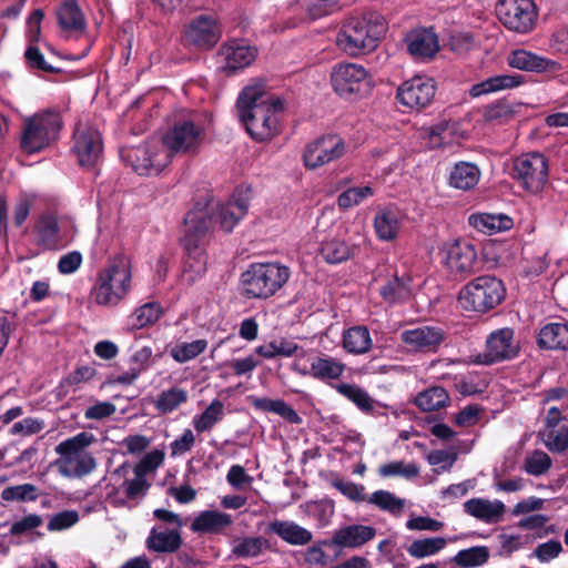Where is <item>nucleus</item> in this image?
I'll use <instances>...</instances> for the list:
<instances>
[{
	"label": "nucleus",
	"mask_w": 568,
	"mask_h": 568,
	"mask_svg": "<svg viewBox=\"0 0 568 568\" xmlns=\"http://www.w3.org/2000/svg\"><path fill=\"white\" fill-rule=\"evenodd\" d=\"M545 445L550 452L561 453L566 450L568 448V426H562L558 430H550Z\"/></svg>",
	"instance_id": "obj_64"
},
{
	"label": "nucleus",
	"mask_w": 568,
	"mask_h": 568,
	"mask_svg": "<svg viewBox=\"0 0 568 568\" xmlns=\"http://www.w3.org/2000/svg\"><path fill=\"white\" fill-rule=\"evenodd\" d=\"M354 253L355 247L339 239L323 241L320 247V255L328 264L345 262L351 258Z\"/></svg>",
	"instance_id": "obj_41"
},
{
	"label": "nucleus",
	"mask_w": 568,
	"mask_h": 568,
	"mask_svg": "<svg viewBox=\"0 0 568 568\" xmlns=\"http://www.w3.org/2000/svg\"><path fill=\"white\" fill-rule=\"evenodd\" d=\"M548 160L542 153L530 152L514 159L510 175L525 191L537 194L548 180Z\"/></svg>",
	"instance_id": "obj_7"
},
{
	"label": "nucleus",
	"mask_w": 568,
	"mask_h": 568,
	"mask_svg": "<svg viewBox=\"0 0 568 568\" xmlns=\"http://www.w3.org/2000/svg\"><path fill=\"white\" fill-rule=\"evenodd\" d=\"M514 335V329L509 327L491 332L486 339L481 363L491 365L515 358L519 353V346L515 343Z\"/></svg>",
	"instance_id": "obj_18"
},
{
	"label": "nucleus",
	"mask_w": 568,
	"mask_h": 568,
	"mask_svg": "<svg viewBox=\"0 0 568 568\" xmlns=\"http://www.w3.org/2000/svg\"><path fill=\"white\" fill-rule=\"evenodd\" d=\"M222 37V28L215 18L200 14L185 27L182 42L185 48L196 51L213 49Z\"/></svg>",
	"instance_id": "obj_11"
},
{
	"label": "nucleus",
	"mask_w": 568,
	"mask_h": 568,
	"mask_svg": "<svg viewBox=\"0 0 568 568\" xmlns=\"http://www.w3.org/2000/svg\"><path fill=\"white\" fill-rule=\"evenodd\" d=\"M63 125L61 114L47 110L26 118L20 136V146L28 154L45 149L58 139Z\"/></svg>",
	"instance_id": "obj_6"
},
{
	"label": "nucleus",
	"mask_w": 568,
	"mask_h": 568,
	"mask_svg": "<svg viewBox=\"0 0 568 568\" xmlns=\"http://www.w3.org/2000/svg\"><path fill=\"white\" fill-rule=\"evenodd\" d=\"M131 272L124 257H115L102 268L91 290V298L101 306H115L128 294Z\"/></svg>",
	"instance_id": "obj_4"
},
{
	"label": "nucleus",
	"mask_w": 568,
	"mask_h": 568,
	"mask_svg": "<svg viewBox=\"0 0 568 568\" xmlns=\"http://www.w3.org/2000/svg\"><path fill=\"white\" fill-rule=\"evenodd\" d=\"M439 254L446 268L454 276L467 277L476 271L478 264L474 245L464 240H455L440 247Z\"/></svg>",
	"instance_id": "obj_12"
},
{
	"label": "nucleus",
	"mask_w": 568,
	"mask_h": 568,
	"mask_svg": "<svg viewBox=\"0 0 568 568\" xmlns=\"http://www.w3.org/2000/svg\"><path fill=\"white\" fill-rule=\"evenodd\" d=\"M537 345L546 351L568 349V322H551L545 324L537 335Z\"/></svg>",
	"instance_id": "obj_26"
},
{
	"label": "nucleus",
	"mask_w": 568,
	"mask_h": 568,
	"mask_svg": "<svg viewBox=\"0 0 568 568\" xmlns=\"http://www.w3.org/2000/svg\"><path fill=\"white\" fill-rule=\"evenodd\" d=\"M270 541L262 536H246L235 538L232 542V555L236 559H248L261 556L265 550H271Z\"/></svg>",
	"instance_id": "obj_38"
},
{
	"label": "nucleus",
	"mask_w": 568,
	"mask_h": 568,
	"mask_svg": "<svg viewBox=\"0 0 568 568\" xmlns=\"http://www.w3.org/2000/svg\"><path fill=\"white\" fill-rule=\"evenodd\" d=\"M343 347L351 354H364L372 347V338L366 326H353L343 334Z\"/></svg>",
	"instance_id": "obj_42"
},
{
	"label": "nucleus",
	"mask_w": 568,
	"mask_h": 568,
	"mask_svg": "<svg viewBox=\"0 0 568 568\" xmlns=\"http://www.w3.org/2000/svg\"><path fill=\"white\" fill-rule=\"evenodd\" d=\"M480 174V170L475 163L460 161L452 168L448 184L457 190L469 191L478 184Z\"/></svg>",
	"instance_id": "obj_31"
},
{
	"label": "nucleus",
	"mask_w": 568,
	"mask_h": 568,
	"mask_svg": "<svg viewBox=\"0 0 568 568\" xmlns=\"http://www.w3.org/2000/svg\"><path fill=\"white\" fill-rule=\"evenodd\" d=\"M290 276V268L281 263H252L241 274L243 295L246 298L266 300L281 290Z\"/></svg>",
	"instance_id": "obj_3"
},
{
	"label": "nucleus",
	"mask_w": 568,
	"mask_h": 568,
	"mask_svg": "<svg viewBox=\"0 0 568 568\" xmlns=\"http://www.w3.org/2000/svg\"><path fill=\"white\" fill-rule=\"evenodd\" d=\"M449 402L447 390L442 386H433L420 392L415 398V405L424 412H434L445 407Z\"/></svg>",
	"instance_id": "obj_48"
},
{
	"label": "nucleus",
	"mask_w": 568,
	"mask_h": 568,
	"mask_svg": "<svg viewBox=\"0 0 568 568\" xmlns=\"http://www.w3.org/2000/svg\"><path fill=\"white\" fill-rule=\"evenodd\" d=\"M205 138L202 123L192 120L176 121L163 135V145L171 153L194 155Z\"/></svg>",
	"instance_id": "obj_9"
},
{
	"label": "nucleus",
	"mask_w": 568,
	"mask_h": 568,
	"mask_svg": "<svg viewBox=\"0 0 568 568\" xmlns=\"http://www.w3.org/2000/svg\"><path fill=\"white\" fill-rule=\"evenodd\" d=\"M496 14L505 28L525 34L535 28L538 11L534 0H498Z\"/></svg>",
	"instance_id": "obj_8"
},
{
	"label": "nucleus",
	"mask_w": 568,
	"mask_h": 568,
	"mask_svg": "<svg viewBox=\"0 0 568 568\" xmlns=\"http://www.w3.org/2000/svg\"><path fill=\"white\" fill-rule=\"evenodd\" d=\"M373 195L374 190L369 185L349 187L337 196V205L342 210H348Z\"/></svg>",
	"instance_id": "obj_58"
},
{
	"label": "nucleus",
	"mask_w": 568,
	"mask_h": 568,
	"mask_svg": "<svg viewBox=\"0 0 568 568\" xmlns=\"http://www.w3.org/2000/svg\"><path fill=\"white\" fill-rule=\"evenodd\" d=\"M506 297V287L494 275H480L464 285L458 293V303L466 312L486 314L496 308Z\"/></svg>",
	"instance_id": "obj_5"
},
{
	"label": "nucleus",
	"mask_w": 568,
	"mask_h": 568,
	"mask_svg": "<svg viewBox=\"0 0 568 568\" xmlns=\"http://www.w3.org/2000/svg\"><path fill=\"white\" fill-rule=\"evenodd\" d=\"M248 206V195H242L240 192L234 193L226 203L219 204L216 212L211 214L214 217V225L219 224L220 229L226 233L232 232L247 213Z\"/></svg>",
	"instance_id": "obj_21"
},
{
	"label": "nucleus",
	"mask_w": 568,
	"mask_h": 568,
	"mask_svg": "<svg viewBox=\"0 0 568 568\" xmlns=\"http://www.w3.org/2000/svg\"><path fill=\"white\" fill-rule=\"evenodd\" d=\"M206 347V339H196L191 343L182 342L175 344L170 354L175 362L183 364L197 357Z\"/></svg>",
	"instance_id": "obj_53"
},
{
	"label": "nucleus",
	"mask_w": 568,
	"mask_h": 568,
	"mask_svg": "<svg viewBox=\"0 0 568 568\" xmlns=\"http://www.w3.org/2000/svg\"><path fill=\"white\" fill-rule=\"evenodd\" d=\"M59 473L65 477H84L97 468V460L90 453L80 454L73 457V464L57 462Z\"/></svg>",
	"instance_id": "obj_49"
},
{
	"label": "nucleus",
	"mask_w": 568,
	"mask_h": 568,
	"mask_svg": "<svg viewBox=\"0 0 568 568\" xmlns=\"http://www.w3.org/2000/svg\"><path fill=\"white\" fill-rule=\"evenodd\" d=\"M24 62L31 70H38L47 73L59 74L62 69L48 63L44 55L37 44L30 43L24 51Z\"/></svg>",
	"instance_id": "obj_57"
},
{
	"label": "nucleus",
	"mask_w": 568,
	"mask_h": 568,
	"mask_svg": "<svg viewBox=\"0 0 568 568\" xmlns=\"http://www.w3.org/2000/svg\"><path fill=\"white\" fill-rule=\"evenodd\" d=\"M183 247L204 248V241L214 227V217L204 210H191L184 217Z\"/></svg>",
	"instance_id": "obj_20"
},
{
	"label": "nucleus",
	"mask_w": 568,
	"mask_h": 568,
	"mask_svg": "<svg viewBox=\"0 0 568 568\" xmlns=\"http://www.w3.org/2000/svg\"><path fill=\"white\" fill-rule=\"evenodd\" d=\"M163 315V308L156 302H148L135 308L129 317V325L132 329H141L153 325Z\"/></svg>",
	"instance_id": "obj_47"
},
{
	"label": "nucleus",
	"mask_w": 568,
	"mask_h": 568,
	"mask_svg": "<svg viewBox=\"0 0 568 568\" xmlns=\"http://www.w3.org/2000/svg\"><path fill=\"white\" fill-rule=\"evenodd\" d=\"M375 535L376 529L374 527L353 524L337 529L331 542L324 541V544L341 548H357L372 540Z\"/></svg>",
	"instance_id": "obj_24"
},
{
	"label": "nucleus",
	"mask_w": 568,
	"mask_h": 568,
	"mask_svg": "<svg viewBox=\"0 0 568 568\" xmlns=\"http://www.w3.org/2000/svg\"><path fill=\"white\" fill-rule=\"evenodd\" d=\"M95 374L97 371L92 366H79L60 382L59 390L64 387L77 386L81 383L89 382L95 376Z\"/></svg>",
	"instance_id": "obj_61"
},
{
	"label": "nucleus",
	"mask_w": 568,
	"mask_h": 568,
	"mask_svg": "<svg viewBox=\"0 0 568 568\" xmlns=\"http://www.w3.org/2000/svg\"><path fill=\"white\" fill-rule=\"evenodd\" d=\"M509 67L528 72H545L554 61L524 49L513 50L507 57Z\"/></svg>",
	"instance_id": "obj_32"
},
{
	"label": "nucleus",
	"mask_w": 568,
	"mask_h": 568,
	"mask_svg": "<svg viewBox=\"0 0 568 568\" xmlns=\"http://www.w3.org/2000/svg\"><path fill=\"white\" fill-rule=\"evenodd\" d=\"M240 122L256 142H266L281 132V116L285 110L284 100L266 93L260 85H247L235 103Z\"/></svg>",
	"instance_id": "obj_1"
},
{
	"label": "nucleus",
	"mask_w": 568,
	"mask_h": 568,
	"mask_svg": "<svg viewBox=\"0 0 568 568\" xmlns=\"http://www.w3.org/2000/svg\"><path fill=\"white\" fill-rule=\"evenodd\" d=\"M419 473L420 470L417 464H405L403 460L383 464L378 468V475L385 478L400 476L410 479L417 477Z\"/></svg>",
	"instance_id": "obj_59"
},
{
	"label": "nucleus",
	"mask_w": 568,
	"mask_h": 568,
	"mask_svg": "<svg viewBox=\"0 0 568 568\" xmlns=\"http://www.w3.org/2000/svg\"><path fill=\"white\" fill-rule=\"evenodd\" d=\"M71 153L78 164L87 170H97L103 155V140L100 131L91 125L78 124L72 136Z\"/></svg>",
	"instance_id": "obj_10"
},
{
	"label": "nucleus",
	"mask_w": 568,
	"mask_h": 568,
	"mask_svg": "<svg viewBox=\"0 0 568 568\" xmlns=\"http://www.w3.org/2000/svg\"><path fill=\"white\" fill-rule=\"evenodd\" d=\"M464 510L481 521L493 524L504 515L505 505L500 500L491 503L481 498H471L464 504Z\"/></svg>",
	"instance_id": "obj_33"
},
{
	"label": "nucleus",
	"mask_w": 568,
	"mask_h": 568,
	"mask_svg": "<svg viewBox=\"0 0 568 568\" xmlns=\"http://www.w3.org/2000/svg\"><path fill=\"white\" fill-rule=\"evenodd\" d=\"M150 486L151 485L143 475H135L133 479L124 480L122 484L126 499L130 500L143 498L148 494Z\"/></svg>",
	"instance_id": "obj_63"
},
{
	"label": "nucleus",
	"mask_w": 568,
	"mask_h": 568,
	"mask_svg": "<svg viewBox=\"0 0 568 568\" xmlns=\"http://www.w3.org/2000/svg\"><path fill=\"white\" fill-rule=\"evenodd\" d=\"M517 108L507 99H498L483 108L481 115L486 122L490 123H506L513 120L517 114Z\"/></svg>",
	"instance_id": "obj_43"
},
{
	"label": "nucleus",
	"mask_w": 568,
	"mask_h": 568,
	"mask_svg": "<svg viewBox=\"0 0 568 568\" xmlns=\"http://www.w3.org/2000/svg\"><path fill=\"white\" fill-rule=\"evenodd\" d=\"M164 460V453L154 449L145 454L134 467V475H143L154 471Z\"/></svg>",
	"instance_id": "obj_62"
},
{
	"label": "nucleus",
	"mask_w": 568,
	"mask_h": 568,
	"mask_svg": "<svg viewBox=\"0 0 568 568\" xmlns=\"http://www.w3.org/2000/svg\"><path fill=\"white\" fill-rule=\"evenodd\" d=\"M332 85L342 98L367 92L371 79L367 70L357 63H338L332 71Z\"/></svg>",
	"instance_id": "obj_13"
},
{
	"label": "nucleus",
	"mask_w": 568,
	"mask_h": 568,
	"mask_svg": "<svg viewBox=\"0 0 568 568\" xmlns=\"http://www.w3.org/2000/svg\"><path fill=\"white\" fill-rule=\"evenodd\" d=\"M445 339V332L435 326H419L400 333L402 343L412 352L436 353Z\"/></svg>",
	"instance_id": "obj_19"
},
{
	"label": "nucleus",
	"mask_w": 568,
	"mask_h": 568,
	"mask_svg": "<svg viewBox=\"0 0 568 568\" xmlns=\"http://www.w3.org/2000/svg\"><path fill=\"white\" fill-rule=\"evenodd\" d=\"M41 491L39 487L33 484H22L6 487L1 491V499L4 501H36Z\"/></svg>",
	"instance_id": "obj_54"
},
{
	"label": "nucleus",
	"mask_w": 568,
	"mask_h": 568,
	"mask_svg": "<svg viewBox=\"0 0 568 568\" xmlns=\"http://www.w3.org/2000/svg\"><path fill=\"white\" fill-rule=\"evenodd\" d=\"M436 94V82L425 75H415L404 81L397 89V101L409 109L420 110L428 106Z\"/></svg>",
	"instance_id": "obj_16"
},
{
	"label": "nucleus",
	"mask_w": 568,
	"mask_h": 568,
	"mask_svg": "<svg viewBox=\"0 0 568 568\" xmlns=\"http://www.w3.org/2000/svg\"><path fill=\"white\" fill-rule=\"evenodd\" d=\"M446 545L444 537H428L413 540L406 550L412 558L424 559L438 554Z\"/></svg>",
	"instance_id": "obj_50"
},
{
	"label": "nucleus",
	"mask_w": 568,
	"mask_h": 568,
	"mask_svg": "<svg viewBox=\"0 0 568 568\" xmlns=\"http://www.w3.org/2000/svg\"><path fill=\"white\" fill-rule=\"evenodd\" d=\"M333 387L338 394L352 402L363 413L371 414L374 410V399L358 385L339 383Z\"/></svg>",
	"instance_id": "obj_46"
},
{
	"label": "nucleus",
	"mask_w": 568,
	"mask_h": 568,
	"mask_svg": "<svg viewBox=\"0 0 568 568\" xmlns=\"http://www.w3.org/2000/svg\"><path fill=\"white\" fill-rule=\"evenodd\" d=\"M407 50L415 58H432L438 51L437 36L428 30H418L406 38Z\"/></svg>",
	"instance_id": "obj_34"
},
{
	"label": "nucleus",
	"mask_w": 568,
	"mask_h": 568,
	"mask_svg": "<svg viewBox=\"0 0 568 568\" xmlns=\"http://www.w3.org/2000/svg\"><path fill=\"white\" fill-rule=\"evenodd\" d=\"M552 465L551 458L542 450L536 449L525 458L524 469L532 476L546 474Z\"/></svg>",
	"instance_id": "obj_60"
},
{
	"label": "nucleus",
	"mask_w": 568,
	"mask_h": 568,
	"mask_svg": "<svg viewBox=\"0 0 568 568\" xmlns=\"http://www.w3.org/2000/svg\"><path fill=\"white\" fill-rule=\"evenodd\" d=\"M265 532L275 534L285 542L294 546L307 545L313 538L310 530L290 520L275 519L270 521Z\"/></svg>",
	"instance_id": "obj_27"
},
{
	"label": "nucleus",
	"mask_w": 568,
	"mask_h": 568,
	"mask_svg": "<svg viewBox=\"0 0 568 568\" xmlns=\"http://www.w3.org/2000/svg\"><path fill=\"white\" fill-rule=\"evenodd\" d=\"M400 223L396 212L385 209L378 211L374 217V229L381 241L394 240L399 231Z\"/></svg>",
	"instance_id": "obj_45"
},
{
	"label": "nucleus",
	"mask_w": 568,
	"mask_h": 568,
	"mask_svg": "<svg viewBox=\"0 0 568 568\" xmlns=\"http://www.w3.org/2000/svg\"><path fill=\"white\" fill-rule=\"evenodd\" d=\"M345 153V142L337 134L322 135L305 145L303 162L306 169L316 170Z\"/></svg>",
	"instance_id": "obj_14"
},
{
	"label": "nucleus",
	"mask_w": 568,
	"mask_h": 568,
	"mask_svg": "<svg viewBox=\"0 0 568 568\" xmlns=\"http://www.w3.org/2000/svg\"><path fill=\"white\" fill-rule=\"evenodd\" d=\"M186 402L187 392L185 389L171 387L160 393L155 402V408L161 414H169Z\"/></svg>",
	"instance_id": "obj_52"
},
{
	"label": "nucleus",
	"mask_w": 568,
	"mask_h": 568,
	"mask_svg": "<svg viewBox=\"0 0 568 568\" xmlns=\"http://www.w3.org/2000/svg\"><path fill=\"white\" fill-rule=\"evenodd\" d=\"M37 245L49 251L58 250L62 244L58 216L52 212L41 213L33 226Z\"/></svg>",
	"instance_id": "obj_22"
},
{
	"label": "nucleus",
	"mask_w": 568,
	"mask_h": 568,
	"mask_svg": "<svg viewBox=\"0 0 568 568\" xmlns=\"http://www.w3.org/2000/svg\"><path fill=\"white\" fill-rule=\"evenodd\" d=\"M184 262L182 281L187 285L194 284L206 272V253L204 248L183 247Z\"/></svg>",
	"instance_id": "obj_35"
},
{
	"label": "nucleus",
	"mask_w": 568,
	"mask_h": 568,
	"mask_svg": "<svg viewBox=\"0 0 568 568\" xmlns=\"http://www.w3.org/2000/svg\"><path fill=\"white\" fill-rule=\"evenodd\" d=\"M120 155L122 161L139 175L161 173L170 158L168 151L153 152L146 144L124 148Z\"/></svg>",
	"instance_id": "obj_15"
},
{
	"label": "nucleus",
	"mask_w": 568,
	"mask_h": 568,
	"mask_svg": "<svg viewBox=\"0 0 568 568\" xmlns=\"http://www.w3.org/2000/svg\"><path fill=\"white\" fill-rule=\"evenodd\" d=\"M255 353L266 359H273L277 356L282 357H304L305 351L302 346L292 339L280 337L267 344L260 345L255 348Z\"/></svg>",
	"instance_id": "obj_37"
},
{
	"label": "nucleus",
	"mask_w": 568,
	"mask_h": 568,
	"mask_svg": "<svg viewBox=\"0 0 568 568\" xmlns=\"http://www.w3.org/2000/svg\"><path fill=\"white\" fill-rule=\"evenodd\" d=\"M468 224L479 232L493 234L510 230L514 221L506 214L473 213L468 217Z\"/></svg>",
	"instance_id": "obj_36"
},
{
	"label": "nucleus",
	"mask_w": 568,
	"mask_h": 568,
	"mask_svg": "<svg viewBox=\"0 0 568 568\" xmlns=\"http://www.w3.org/2000/svg\"><path fill=\"white\" fill-rule=\"evenodd\" d=\"M366 500L377 508L390 514H398L404 508V501L388 490H376Z\"/></svg>",
	"instance_id": "obj_56"
},
{
	"label": "nucleus",
	"mask_w": 568,
	"mask_h": 568,
	"mask_svg": "<svg viewBox=\"0 0 568 568\" xmlns=\"http://www.w3.org/2000/svg\"><path fill=\"white\" fill-rule=\"evenodd\" d=\"M387 23L378 12L347 19L336 37L337 45L351 55L371 52L385 37Z\"/></svg>",
	"instance_id": "obj_2"
},
{
	"label": "nucleus",
	"mask_w": 568,
	"mask_h": 568,
	"mask_svg": "<svg viewBox=\"0 0 568 568\" xmlns=\"http://www.w3.org/2000/svg\"><path fill=\"white\" fill-rule=\"evenodd\" d=\"M224 408L222 400L213 399L201 414L194 416L192 422L194 429L199 434L212 430L223 419L225 415Z\"/></svg>",
	"instance_id": "obj_44"
},
{
	"label": "nucleus",
	"mask_w": 568,
	"mask_h": 568,
	"mask_svg": "<svg viewBox=\"0 0 568 568\" xmlns=\"http://www.w3.org/2000/svg\"><path fill=\"white\" fill-rule=\"evenodd\" d=\"M257 49L237 40L223 43L217 51L220 59V70L223 74L230 77L237 71L251 65L256 59Z\"/></svg>",
	"instance_id": "obj_17"
},
{
	"label": "nucleus",
	"mask_w": 568,
	"mask_h": 568,
	"mask_svg": "<svg viewBox=\"0 0 568 568\" xmlns=\"http://www.w3.org/2000/svg\"><path fill=\"white\" fill-rule=\"evenodd\" d=\"M489 559V549L486 546H474L459 550L453 561L459 568H474L486 564Z\"/></svg>",
	"instance_id": "obj_51"
},
{
	"label": "nucleus",
	"mask_w": 568,
	"mask_h": 568,
	"mask_svg": "<svg viewBox=\"0 0 568 568\" xmlns=\"http://www.w3.org/2000/svg\"><path fill=\"white\" fill-rule=\"evenodd\" d=\"M251 406L262 413H274L291 424L298 425L303 422L297 412L284 399H272L268 397L248 396Z\"/></svg>",
	"instance_id": "obj_29"
},
{
	"label": "nucleus",
	"mask_w": 568,
	"mask_h": 568,
	"mask_svg": "<svg viewBox=\"0 0 568 568\" xmlns=\"http://www.w3.org/2000/svg\"><path fill=\"white\" fill-rule=\"evenodd\" d=\"M182 544L181 530L165 529L162 524L152 527L145 540L146 548L156 554H173Z\"/></svg>",
	"instance_id": "obj_25"
},
{
	"label": "nucleus",
	"mask_w": 568,
	"mask_h": 568,
	"mask_svg": "<svg viewBox=\"0 0 568 568\" xmlns=\"http://www.w3.org/2000/svg\"><path fill=\"white\" fill-rule=\"evenodd\" d=\"M292 369L302 376L311 375L321 382H328L338 379L345 371V365L334 357L323 355L312 359L310 369L300 368L296 363Z\"/></svg>",
	"instance_id": "obj_23"
},
{
	"label": "nucleus",
	"mask_w": 568,
	"mask_h": 568,
	"mask_svg": "<svg viewBox=\"0 0 568 568\" xmlns=\"http://www.w3.org/2000/svg\"><path fill=\"white\" fill-rule=\"evenodd\" d=\"M58 23L64 31L82 32L85 30V18L75 0H65L57 12Z\"/></svg>",
	"instance_id": "obj_40"
},
{
	"label": "nucleus",
	"mask_w": 568,
	"mask_h": 568,
	"mask_svg": "<svg viewBox=\"0 0 568 568\" xmlns=\"http://www.w3.org/2000/svg\"><path fill=\"white\" fill-rule=\"evenodd\" d=\"M525 83V77L521 74H497L474 84L469 90V95L478 98L497 91L510 90Z\"/></svg>",
	"instance_id": "obj_28"
},
{
	"label": "nucleus",
	"mask_w": 568,
	"mask_h": 568,
	"mask_svg": "<svg viewBox=\"0 0 568 568\" xmlns=\"http://www.w3.org/2000/svg\"><path fill=\"white\" fill-rule=\"evenodd\" d=\"M233 523L232 516L217 510L200 513L191 524V530L197 534H220Z\"/></svg>",
	"instance_id": "obj_30"
},
{
	"label": "nucleus",
	"mask_w": 568,
	"mask_h": 568,
	"mask_svg": "<svg viewBox=\"0 0 568 568\" xmlns=\"http://www.w3.org/2000/svg\"><path fill=\"white\" fill-rule=\"evenodd\" d=\"M95 440L94 435L89 432H81L73 437L61 442L55 447V453L61 456L57 462L73 464V457L84 454V449Z\"/></svg>",
	"instance_id": "obj_39"
},
{
	"label": "nucleus",
	"mask_w": 568,
	"mask_h": 568,
	"mask_svg": "<svg viewBox=\"0 0 568 568\" xmlns=\"http://www.w3.org/2000/svg\"><path fill=\"white\" fill-rule=\"evenodd\" d=\"M409 292L408 283L395 274L379 287V294L387 303L394 304L404 298Z\"/></svg>",
	"instance_id": "obj_55"
}]
</instances>
